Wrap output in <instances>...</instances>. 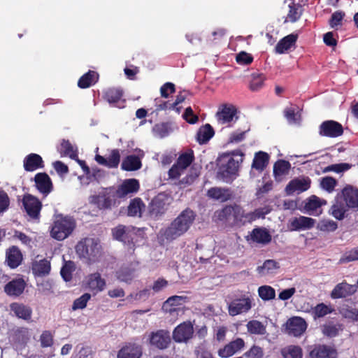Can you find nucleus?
I'll return each instance as SVG.
<instances>
[{"instance_id": "obj_19", "label": "nucleus", "mask_w": 358, "mask_h": 358, "mask_svg": "<svg viewBox=\"0 0 358 358\" xmlns=\"http://www.w3.org/2000/svg\"><path fill=\"white\" fill-rule=\"evenodd\" d=\"M140 188V184L137 179L129 178L124 180L122 183L115 189L117 198H123L129 194L136 193Z\"/></svg>"}, {"instance_id": "obj_2", "label": "nucleus", "mask_w": 358, "mask_h": 358, "mask_svg": "<svg viewBox=\"0 0 358 358\" xmlns=\"http://www.w3.org/2000/svg\"><path fill=\"white\" fill-rule=\"evenodd\" d=\"M76 252L80 258L85 259L89 262H94L100 255L101 245L94 238H85L76 245Z\"/></svg>"}, {"instance_id": "obj_14", "label": "nucleus", "mask_w": 358, "mask_h": 358, "mask_svg": "<svg viewBox=\"0 0 358 358\" xmlns=\"http://www.w3.org/2000/svg\"><path fill=\"white\" fill-rule=\"evenodd\" d=\"M189 298L187 296H178L174 295L169 297L162 305V310L170 315H173L181 310L180 306L187 303Z\"/></svg>"}, {"instance_id": "obj_24", "label": "nucleus", "mask_w": 358, "mask_h": 358, "mask_svg": "<svg viewBox=\"0 0 358 358\" xmlns=\"http://www.w3.org/2000/svg\"><path fill=\"white\" fill-rule=\"evenodd\" d=\"M26 287V282L22 278L13 279L4 286L5 293L13 297H18L23 292Z\"/></svg>"}, {"instance_id": "obj_44", "label": "nucleus", "mask_w": 358, "mask_h": 358, "mask_svg": "<svg viewBox=\"0 0 358 358\" xmlns=\"http://www.w3.org/2000/svg\"><path fill=\"white\" fill-rule=\"evenodd\" d=\"M268 162V154L263 151H259L255 155L252 168L257 171H263L267 166Z\"/></svg>"}, {"instance_id": "obj_57", "label": "nucleus", "mask_w": 358, "mask_h": 358, "mask_svg": "<svg viewBox=\"0 0 358 358\" xmlns=\"http://www.w3.org/2000/svg\"><path fill=\"white\" fill-rule=\"evenodd\" d=\"M171 129L170 127V124L168 122H162L160 124H157L153 127V132L155 136L159 138H164L167 136Z\"/></svg>"}, {"instance_id": "obj_15", "label": "nucleus", "mask_w": 358, "mask_h": 358, "mask_svg": "<svg viewBox=\"0 0 358 358\" xmlns=\"http://www.w3.org/2000/svg\"><path fill=\"white\" fill-rule=\"evenodd\" d=\"M150 344L159 350L166 349L171 343L169 332L165 330H157L150 335Z\"/></svg>"}, {"instance_id": "obj_34", "label": "nucleus", "mask_w": 358, "mask_h": 358, "mask_svg": "<svg viewBox=\"0 0 358 358\" xmlns=\"http://www.w3.org/2000/svg\"><path fill=\"white\" fill-rule=\"evenodd\" d=\"M31 271L34 276H46L50 274L51 271L50 262L45 258L35 261L31 264Z\"/></svg>"}, {"instance_id": "obj_61", "label": "nucleus", "mask_w": 358, "mask_h": 358, "mask_svg": "<svg viewBox=\"0 0 358 358\" xmlns=\"http://www.w3.org/2000/svg\"><path fill=\"white\" fill-rule=\"evenodd\" d=\"M264 356L263 349L257 345H252L248 351L243 355V358H262Z\"/></svg>"}, {"instance_id": "obj_47", "label": "nucleus", "mask_w": 358, "mask_h": 358, "mask_svg": "<svg viewBox=\"0 0 358 358\" xmlns=\"http://www.w3.org/2000/svg\"><path fill=\"white\" fill-rule=\"evenodd\" d=\"M333 309L331 306L324 303H320L311 308L310 313L314 320H317L324 317L327 315L331 313Z\"/></svg>"}, {"instance_id": "obj_22", "label": "nucleus", "mask_w": 358, "mask_h": 358, "mask_svg": "<svg viewBox=\"0 0 358 358\" xmlns=\"http://www.w3.org/2000/svg\"><path fill=\"white\" fill-rule=\"evenodd\" d=\"M286 328L289 335L300 336L306 330L307 324L303 318L300 317H293L287 320Z\"/></svg>"}, {"instance_id": "obj_63", "label": "nucleus", "mask_w": 358, "mask_h": 358, "mask_svg": "<svg viewBox=\"0 0 358 358\" xmlns=\"http://www.w3.org/2000/svg\"><path fill=\"white\" fill-rule=\"evenodd\" d=\"M284 115L289 124H296L300 121V115L295 112L292 108H287L284 110Z\"/></svg>"}, {"instance_id": "obj_49", "label": "nucleus", "mask_w": 358, "mask_h": 358, "mask_svg": "<svg viewBox=\"0 0 358 358\" xmlns=\"http://www.w3.org/2000/svg\"><path fill=\"white\" fill-rule=\"evenodd\" d=\"M248 331L251 334L264 335L266 330V327L260 321L252 320L246 324Z\"/></svg>"}, {"instance_id": "obj_46", "label": "nucleus", "mask_w": 358, "mask_h": 358, "mask_svg": "<svg viewBox=\"0 0 358 358\" xmlns=\"http://www.w3.org/2000/svg\"><path fill=\"white\" fill-rule=\"evenodd\" d=\"M283 358H303L302 348L299 345H290L281 350Z\"/></svg>"}, {"instance_id": "obj_21", "label": "nucleus", "mask_w": 358, "mask_h": 358, "mask_svg": "<svg viewBox=\"0 0 358 358\" xmlns=\"http://www.w3.org/2000/svg\"><path fill=\"white\" fill-rule=\"evenodd\" d=\"M315 224V220L311 217L299 216L289 220L288 228L289 231H301L312 229Z\"/></svg>"}, {"instance_id": "obj_45", "label": "nucleus", "mask_w": 358, "mask_h": 358, "mask_svg": "<svg viewBox=\"0 0 358 358\" xmlns=\"http://www.w3.org/2000/svg\"><path fill=\"white\" fill-rule=\"evenodd\" d=\"M280 268V264L274 259H266L262 266L257 267V272L260 275H266L275 273L276 270Z\"/></svg>"}, {"instance_id": "obj_10", "label": "nucleus", "mask_w": 358, "mask_h": 358, "mask_svg": "<svg viewBox=\"0 0 358 358\" xmlns=\"http://www.w3.org/2000/svg\"><path fill=\"white\" fill-rule=\"evenodd\" d=\"M194 327L189 321L178 324L173 331V339L176 343H187L193 337Z\"/></svg>"}, {"instance_id": "obj_9", "label": "nucleus", "mask_w": 358, "mask_h": 358, "mask_svg": "<svg viewBox=\"0 0 358 358\" xmlns=\"http://www.w3.org/2000/svg\"><path fill=\"white\" fill-rule=\"evenodd\" d=\"M22 205L26 213L31 219H39L42 203L37 197L30 194H25L22 199Z\"/></svg>"}, {"instance_id": "obj_55", "label": "nucleus", "mask_w": 358, "mask_h": 358, "mask_svg": "<svg viewBox=\"0 0 358 358\" xmlns=\"http://www.w3.org/2000/svg\"><path fill=\"white\" fill-rule=\"evenodd\" d=\"M75 271V264L72 261L65 262L64 264L61 268L60 274L62 278L69 282L71 280L73 272Z\"/></svg>"}, {"instance_id": "obj_6", "label": "nucleus", "mask_w": 358, "mask_h": 358, "mask_svg": "<svg viewBox=\"0 0 358 358\" xmlns=\"http://www.w3.org/2000/svg\"><path fill=\"white\" fill-rule=\"evenodd\" d=\"M117 196L115 192L114 187L104 189L97 195L90 197V202L96 205L99 209L104 210L110 208L115 204Z\"/></svg>"}, {"instance_id": "obj_50", "label": "nucleus", "mask_w": 358, "mask_h": 358, "mask_svg": "<svg viewBox=\"0 0 358 358\" xmlns=\"http://www.w3.org/2000/svg\"><path fill=\"white\" fill-rule=\"evenodd\" d=\"M290 168L291 164L288 161L279 159L273 165V174L275 177L286 175Z\"/></svg>"}, {"instance_id": "obj_13", "label": "nucleus", "mask_w": 358, "mask_h": 358, "mask_svg": "<svg viewBox=\"0 0 358 358\" xmlns=\"http://www.w3.org/2000/svg\"><path fill=\"white\" fill-rule=\"evenodd\" d=\"M320 134L322 136L336 138L343 134L342 124L334 120H326L320 126Z\"/></svg>"}, {"instance_id": "obj_59", "label": "nucleus", "mask_w": 358, "mask_h": 358, "mask_svg": "<svg viewBox=\"0 0 358 358\" xmlns=\"http://www.w3.org/2000/svg\"><path fill=\"white\" fill-rule=\"evenodd\" d=\"M357 260H358V246L345 252L339 259L338 264H346Z\"/></svg>"}, {"instance_id": "obj_31", "label": "nucleus", "mask_w": 358, "mask_h": 358, "mask_svg": "<svg viewBox=\"0 0 358 358\" xmlns=\"http://www.w3.org/2000/svg\"><path fill=\"white\" fill-rule=\"evenodd\" d=\"M123 90L121 88L110 87L103 92V98L110 104L117 106L118 103H124L125 100L122 99Z\"/></svg>"}, {"instance_id": "obj_53", "label": "nucleus", "mask_w": 358, "mask_h": 358, "mask_svg": "<svg viewBox=\"0 0 358 358\" xmlns=\"http://www.w3.org/2000/svg\"><path fill=\"white\" fill-rule=\"evenodd\" d=\"M289 10L287 14V19L291 22L298 21L303 13L302 6L299 3H292L289 6Z\"/></svg>"}, {"instance_id": "obj_1", "label": "nucleus", "mask_w": 358, "mask_h": 358, "mask_svg": "<svg viewBox=\"0 0 358 358\" xmlns=\"http://www.w3.org/2000/svg\"><path fill=\"white\" fill-rule=\"evenodd\" d=\"M196 213L189 208L183 210L165 229L164 238L169 241H174L185 234L192 225Z\"/></svg>"}, {"instance_id": "obj_3", "label": "nucleus", "mask_w": 358, "mask_h": 358, "mask_svg": "<svg viewBox=\"0 0 358 358\" xmlns=\"http://www.w3.org/2000/svg\"><path fill=\"white\" fill-rule=\"evenodd\" d=\"M75 227L76 222L73 218L59 215L53 222L50 234L53 238L63 241L71 234Z\"/></svg>"}, {"instance_id": "obj_20", "label": "nucleus", "mask_w": 358, "mask_h": 358, "mask_svg": "<svg viewBox=\"0 0 358 358\" xmlns=\"http://www.w3.org/2000/svg\"><path fill=\"white\" fill-rule=\"evenodd\" d=\"M339 199L345 201L349 208L358 207V189L352 185H346L342 190Z\"/></svg>"}, {"instance_id": "obj_27", "label": "nucleus", "mask_w": 358, "mask_h": 358, "mask_svg": "<svg viewBox=\"0 0 358 358\" xmlns=\"http://www.w3.org/2000/svg\"><path fill=\"white\" fill-rule=\"evenodd\" d=\"M95 160L99 164L108 168H117L120 162V153L118 149H113L107 159L101 155H96Z\"/></svg>"}, {"instance_id": "obj_35", "label": "nucleus", "mask_w": 358, "mask_h": 358, "mask_svg": "<svg viewBox=\"0 0 358 358\" xmlns=\"http://www.w3.org/2000/svg\"><path fill=\"white\" fill-rule=\"evenodd\" d=\"M208 197L225 202L232 198V192L229 188L211 187L208 190Z\"/></svg>"}, {"instance_id": "obj_4", "label": "nucleus", "mask_w": 358, "mask_h": 358, "mask_svg": "<svg viewBox=\"0 0 358 358\" xmlns=\"http://www.w3.org/2000/svg\"><path fill=\"white\" fill-rule=\"evenodd\" d=\"M112 235L115 240L122 242L127 247L130 254H134L136 248L134 240L137 236L134 227L119 224L112 229Z\"/></svg>"}, {"instance_id": "obj_36", "label": "nucleus", "mask_w": 358, "mask_h": 358, "mask_svg": "<svg viewBox=\"0 0 358 358\" xmlns=\"http://www.w3.org/2000/svg\"><path fill=\"white\" fill-rule=\"evenodd\" d=\"M99 73L92 70H89L83 74L78 81V86L81 89H86L96 83L99 80Z\"/></svg>"}, {"instance_id": "obj_60", "label": "nucleus", "mask_w": 358, "mask_h": 358, "mask_svg": "<svg viewBox=\"0 0 358 358\" xmlns=\"http://www.w3.org/2000/svg\"><path fill=\"white\" fill-rule=\"evenodd\" d=\"M264 80L265 77L263 74H253L250 83V89L252 91H258L263 87Z\"/></svg>"}, {"instance_id": "obj_25", "label": "nucleus", "mask_w": 358, "mask_h": 358, "mask_svg": "<svg viewBox=\"0 0 358 358\" xmlns=\"http://www.w3.org/2000/svg\"><path fill=\"white\" fill-rule=\"evenodd\" d=\"M250 240L254 243L265 245L271 243L272 236L266 228L257 227L250 232V238H248V241Z\"/></svg>"}, {"instance_id": "obj_38", "label": "nucleus", "mask_w": 358, "mask_h": 358, "mask_svg": "<svg viewBox=\"0 0 358 358\" xmlns=\"http://www.w3.org/2000/svg\"><path fill=\"white\" fill-rule=\"evenodd\" d=\"M141 166L140 158L135 155H131L124 158L121 164V169L127 171H134L140 169Z\"/></svg>"}, {"instance_id": "obj_64", "label": "nucleus", "mask_w": 358, "mask_h": 358, "mask_svg": "<svg viewBox=\"0 0 358 358\" xmlns=\"http://www.w3.org/2000/svg\"><path fill=\"white\" fill-rule=\"evenodd\" d=\"M336 184V180L330 176L324 177L320 182L321 187L328 192H331L334 189Z\"/></svg>"}, {"instance_id": "obj_39", "label": "nucleus", "mask_w": 358, "mask_h": 358, "mask_svg": "<svg viewBox=\"0 0 358 358\" xmlns=\"http://www.w3.org/2000/svg\"><path fill=\"white\" fill-rule=\"evenodd\" d=\"M297 35L296 34H291L285 36L277 43L275 48V52L278 54L284 53L295 45Z\"/></svg>"}, {"instance_id": "obj_58", "label": "nucleus", "mask_w": 358, "mask_h": 358, "mask_svg": "<svg viewBox=\"0 0 358 358\" xmlns=\"http://www.w3.org/2000/svg\"><path fill=\"white\" fill-rule=\"evenodd\" d=\"M317 228L321 231L332 232L336 230L338 224L333 220H322L317 224Z\"/></svg>"}, {"instance_id": "obj_52", "label": "nucleus", "mask_w": 358, "mask_h": 358, "mask_svg": "<svg viewBox=\"0 0 358 358\" xmlns=\"http://www.w3.org/2000/svg\"><path fill=\"white\" fill-rule=\"evenodd\" d=\"M342 317L351 322H358V309L349 306L343 307L340 310Z\"/></svg>"}, {"instance_id": "obj_7", "label": "nucleus", "mask_w": 358, "mask_h": 358, "mask_svg": "<svg viewBox=\"0 0 358 358\" xmlns=\"http://www.w3.org/2000/svg\"><path fill=\"white\" fill-rule=\"evenodd\" d=\"M170 204V197L168 194L161 192L155 196L148 206V213L150 217L157 218L167 210Z\"/></svg>"}, {"instance_id": "obj_48", "label": "nucleus", "mask_w": 358, "mask_h": 358, "mask_svg": "<svg viewBox=\"0 0 358 358\" xmlns=\"http://www.w3.org/2000/svg\"><path fill=\"white\" fill-rule=\"evenodd\" d=\"M59 151L62 155L68 156L72 159H76L78 157L77 150L74 149L69 140L64 139L62 141Z\"/></svg>"}, {"instance_id": "obj_29", "label": "nucleus", "mask_w": 358, "mask_h": 358, "mask_svg": "<svg viewBox=\"0 0 358 358\" xmlns=\"http://www.w3.org/2000/svg\"><path fill=\"white\" fill-rule=\"evenodd\" d=\"M310 179L306 178H295L289 182L285 187L287 194L291 195L296 191L304 192L310 188Z\"/></svg>"}, {"instance_id": "obj_40", "label": "nucleus", "mask_w": 358, "mask_h": 358, "mask_svg": "<svg viewBox=\"0 0 358 358\" xmlns=\"http://www.w3.org/2000/svg\"><path fill=\"white\" fill-rule=\"evenodd\" d=\"M145 205L139 197H136L130 201L127 207V215L131 217L142 216V212L145 209Z\"/></svg>"}, {"instance_id": "obj_16", "label": "nucleus", "mask_w": 358, "mask_h": 358, "mask_svg": "<svg viewBox=\"0 0 358 358\" xmlns=\"http://www.w3.org/2000/svg\"><path fill=\"white\" fill-rule=\"evenodd\" d=\"M245 345V343L244 340L241 338H237L226 344L223 348L219 349L217 355L221 358H228L242 350Z\"/></svg>"}, {"instance_id": "obj_8", "label": "nucleus", "mask_w": 358, "mask_h": 358, "mask_svg": "<svg viewBox=\"0 0 358 358\" xmlns=\"http://www.w3.org/2000/svg\"><path fill=\"white\" fill-rule=\"evenodd\" d=\"M264 214L262 209H257L255 212L245 213L241 206L234 204L233 224L243 225L247 222H252L257 218L264 216Z\"/></svg>"}, {"instance_id": "obj_5", "label": "nucleus", "mask_w": 358, "mask_h": 358, "mask_svg": "<svg viewBox=\"0 0 358 358\" xmlns=\"http://www.w3.org/2000/svg\"><path fill=\"white\" fill-rule=\"evenodd\" d=\"M239 162L229 155L224 156L218 168V176L226 182H231L238 175Z\"/></svg>"}, {"instance_id": "obj_54", "label": "nucleus", "mask_w": 358, "mask_h": 358, "mask_svg": "<svg viewBox=\"0 0 358 358\" xmlns=\"http://www.w3.org/2000/svg\"><path fill=\"white\" fill-rule=\"evenodd\" d=\"M194 160V152L192 150H189V152H185L180 155L177 159L176 163H178V165L181 166L182 169L185 170Z\"/></svg>"}, {"instance_id": "obj_37", "label": "nucleus", "mask_w": 358, "mask_h": 358, "mask_svg": "<svg viewBox=\"0 0 358 358\" xmlns=\"http://www.w3.org/2000/svg\"><path fill=\"white\" fill-rule=\"evenodd\" d=\"M215 135V131L210 124L201 126L196 133V141L200 145L207 143Z\"/></svg>"}, {"instance_id": "obj_33", "label": "nucleus", "mask_w": 358, "mask_h": 358, "mask_svg": "<svg viewBox=\"0 0 358 358\" xmlns=\"http://www.w3.org/2000/svg\"><path fill=\"white\" fill-rule=\"evenodd\" d=\"M237 110L233 105H222L216 113V117L219 122L226 124L231 122L236 115Z\"/></svg>"}, {"instance_id": "obj_28", "label": "nucleus", "mask_w": 358, "mask_h": 358, "mask_svg": "<svg viewBox=\"0 0 358 358\" xmlns=\"http://www.w3.org/2000/svg\"><path fill=\"white\" fill-rule=\"evenodd\" d=\"M86 285L90 291L96 294L105 289L106 280L101 278L99 272H96L87 276Z\"/></svg>"}, {"instance_id": "obj_62", "label": "nucleus", "mask_w": 358, "mask_h": 358, "mask_svg": "<svg viewBox=\"0 0 358 358\" xmlns=\"http://www.w3.org/2000/svg\"><path fill=\"white\" fill-rule=\"evenodd\" d=\"M91 299V294L89 293H85L78 299H76L73 303L72 309H83L86 307L87 302Z\"/></svg>"}, {"instance_id": "obj_30", "label": "nucleus", "mask_w": 358, "mask_h": 358, "mask_svg": "<svg viewBox=\"0 0 358 358\" xmlns=\"http://www.w3.org/2000/svg\"><path fill=\"white\" fill-rule=\"evenodd\" d=\"M23 166L26 171L31 172L44 167L42 157L36 153L27 155L23 160Z\"/></svg>"}, {"instance_id": "obj_51", "label": "nucleus", "mask_w": 358, "mask_h": 358, "mask_svg": "<svg viewBox=\"0 0 358 358\" xmlns=\"http://www.w3.org/2000/svg\"><path fill=\"white\" fill-rule=\"evenodd\" d=\"M215 215L220 221L233 222L234 205L225 206L223 208L215 212Z\"/></svg>"}, {"instance_id": "obj_26", "label": "nucleus", "mask_w": 358, "mask_h": 358, "mask_svg": "<svg viewBox=\"0 0 358 358\" xmlns=\"http://www.w3.org/2000/svg\"><path fill=\"white\" fill-rule=\"evenodd\" d=\"M22 259L23 256L18 247L13 245L6 250V263L10 268L14 269L18 267Z\"/></svg>"}, {"instance_id": "obj_32", "label": "nucleus", "mask_w": 358, "mask_h": 358, "mask_svg": "<svg viewBox=\"0 0 358 358\" xmlns=\"http://www.w3.org/2000/svg\"><path fill=\"white\" fill-rule=\"evenodd\" d=\"M10 311L18 318L29 321L32 316V309L30 306L22 303L13 302L10 305Z\"/></svg>"}, {"instance_id": "obj_23", "label": "nucleus", "mask_w": 358, "mask_h": 358, "mask_svg": "<svg viewBox=\"0 0 358 358\" xmlns=\"http://www.w3.org/2000/svg\"><path fill=\"white\" fill-rule=\"evenodd\" d=\"M34 181L36 189L44 196H47L52 192L53 185L51 178L46 173H36Z\"/></svg>"}, {"instance_id": "obj_43", "label": "nucleus", "mask_w": 358, "mask_h": 358, "mask_svg": "<svg viewBox=\"0 0 358 358\" xmlns=\"http://www.w3.org/2000/svg\"><path fill=\"white\" fill-rule=\"evenodd\" d=\"M348 207L339 199L338 194L334 203L331 208V213L333 217L338 220H341L345 217V213L348 210Z\"/></svg>"}, {"instance_id": "obj_17", "label": "nucleus", "mask_w": 358, "mask_h": 358, "mask_svg": "<svg viewBox=\"0 0 358 358\" xmlns=\"http://www.w3.org/2000/svg\"><path fill=\"white\" fill-rule=\"evenodd\" d=\"M143 348L135 343H126L117 352V358H141Z\"/></svg>"}, {"instance_id": "obj_11", "label": "nucleus", "mask_w": 358, "mask_h": 358, "mask_svg": "<svg viewBox=\"0 0 358 358\" xmlns=\"http://www.w3.org/2000/svg\"><path fill=\"white\" fill-rule=\"evenodd\" d=\"M252 308V300L250 296L243 295L241 298L234 299L229 304L228 311L231 316L248 313Z\"/></svg>"}, {"instance_id": "obj_18", "label": "nucleus", "mask_w": 358, "mask_h": 358, "mask_svg": "<svg viewBox=\"0 0 358 358\" xmlns=\"http://www.w3.org/2000/svg\"><path fill=\"white\" fill-rule=\"evenodd\" d=\"M357 291L355 285H350L345 281L337 284L331 292V297L334 299L346 298L353 295Z\"/></svg>"}, {"instance_id": "obj_42", "label": "nucleus", "mask_w": 358, "mask_h": 358, "mask_svg": "<svg viewBox=\"0 0 358 358\" xmlns=\"http://www.w3.org/2000/svg\"><path fill=\"white\" fill-rule=\"evenodd\" d=\"M326 203V201H322L317 196L312 195L307 199L304 205V209L310 215H317V210L320 209L323 204Z\"/></svg>"}, {"instance_id": "obj_56", "label": "nucleus", "mask_w": 358, "mask_h": 358, "mask_svg": "<svg viewBox=\"0 0 358 358\" xmlns=\"http://www.w3.org/2000/svg\"><path fill=\"white\" fill-rule=\"evenodd\" d=\"M258 294L259 297L264 301L273 299L275 296V289L268 285H263L259 287Z\"/></svg>"}, {"instance_id": "obj_41", "label": "nucleus", "mask_w": 358, "mask_h": 358, "mask_svg": "<svg viewBox=\"0 0 358 358\" xmlns=\"http://www.w3.org/2000/svg\"><path fill=\"white\" fill-rule=\"evenodd\" d=\"M343 330V326L340 323H334L329 322L321 327L322 334L328 338H334L339 335V333Z\"/></svg>"}, {"instance_id": "obj_12", "label": "nucleus", "mask_w": 358, "mask_h": 358, "mask_svg": "<svg viewBox=\"0 0 358 358\" xmlns=\"http://www.w3.org/2000/svg\"><path fill=\"white\" fill-rule=\"evenodd\" d=\"M336 349L324 344L314 345L310 348L308 358H337Z\"/></svg>"}]
</instances>
